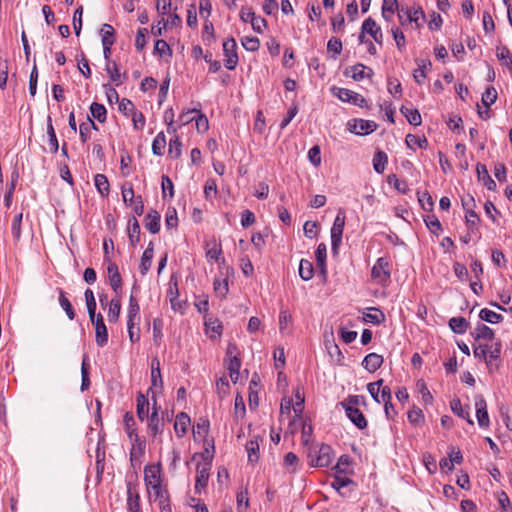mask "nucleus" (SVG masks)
Returning <instances> with one entry per match:
<instances>
[{"instance_id":"32","label":"nucleus","mask_w":512,"mask_h":512,"mask_svg":"<svg viewBox=\"0 0 512 512\" xmlns=\"http://www.w3.org/2000/svg\"><path fill=\"white\" fill-rule=\"evenodd\" d=\"M449 327L454 333L464 334L469 327V323L464 317H453L449 320Z\"/></svg>"},{"instance_id":"27","label":"nucleus","mask_w":512,"mask_h":512,"mask_svg":"<svg viewBox=\"0 0 512 512\" xmlns=\"http://www.w3.org/2000/svg\"><path fill=\"white\" fill-rule=\"evenodd\" d=\"M206 258L208 261L224 262L222 257V247L220 243L214 242L212 245L207 244Z\"/></svg>"},{"instance_id":"56","label":"nucleus","mask_w":512,"mask_h":512,"mask_svg":"<svg viewBox=\"0 0 512 512\" xmlns=\"http://www.w3.org/2000/svg\"><path fill=\"white\" fill-rule=\"evenodd\" d=\"M246 413L243 397L237 395L234 401V416L236 420L243 419Z\"/></svg>"},{"instance_id":"26","label":"nucleus","mask_w":512,"mask_h":512,"mask_svg":"<svg viewBox=\"0 0 512 512\" xmlns=\"http://www.w3.org/2000/svg\"><path fill=\"white\" fill-rule=\"evenodd\" d=\"M151 383L154 387L163 386V380L160 371V362L157 358H153L151 361Z\"/></svg>"},{"instance_id":"49","label":"nucleus","mask_w":512,"mask_h":512,"mask_svg":"<svg viewBox=\"0 0 512 512\" xmlns=\"http://www.w3.org/2000/svg\"><path fill=\"white\" fill-rule=\"evenodd\" d=\"M396 10H398L397 0H383L382 16L384 19L389 21Z\"/></svg>"},{"instance_id":"13","label":"nucleus","mask_w":512,"mask_h":512,"mask_svg":"<svg viewBox=\"0 0 512 512\" xmlns=\"http://www.w3.org/2000/svg\"><path fill=\"white\" fill-rule=\"evenodd\" d=\"M361 30H362V34H365V33L369 34L375 40L376 43H378V44L382 43V38H383L382 30L377 25L376 21L374 19H372L371 17L367 18L363 22ZM362 38H363V35L360 36L361 41H363Z\"/></svg>"},{"instance_id":"59","label":"nucleus","mask_w":512,"mask_h":512,"mask_svg":"<svg viewBox=\"0 0 512 512\" xmlns=\"http://www.w3.org/2000/svg\"><path fill=\"white\" fill-rule=\"evenodd\" d=\"M83 6L80 5L73 15V28L76 36H79L82 29Z\"/></svg>"},{"instance_id":"2","label":"nucleus","mask_w":512,"mask_h":512,"mask_svg":"<svg viewBox=\"0 0 512 512\" xmlns=\"http://www.w3.org/2000/svg\"><path fill=\"white\" fill-rule=\"evenodd\" d=\"M332 93L342 102H349L361 108L367 105L366 99L361 94H358L352 90L340 87H333Z\"/></svg>"},{"instance_id":"20","label":"nucleus","mask_w":512,"mask_h":512,"mask_svg":"<svg viewBox=\"0 0 512 512\" xmlns=\"http://www.w3.org/2000/svg\"><path fill=\"white\" fill-rule=\"evenodd\" d=\"M191 424V419L185 412H180L177 414L175 423H174V430L177 435V437L182 438L186 433Z\"/></svg>"},{"instance_id":"58","label":"nucleus","mask_w":512,"mask_h":512,"mask_svg":"<svg viewBox=\"0 0 512 512\" xmlns=\"http://www.w3.org/2000/svg\"><path fill=\"white\" fill-rule=\"evenodd\" d=\"M299 459L293 452H289L284 457V465L289 469L290 473H294L297 470Z\"/></svg>"},{"instance_id":"63","label":"nucleus","mask_w":512,"mask_h":512,"mask_svg":"<svg viewBox=\"0 0 512 512\" xmlns=\"http://www.w3.org/2000/svg\"><path fill=\"white\" fill-rule=\"evenodd\" d=\"M427 228L434 234H438L442 228L440 221L435 216H427L425 219Z\"/></svg>"},{"instance_id":"39","label":"nucleus","mask_w":512,"mask_h":512,"mask_svg":"<svg viewBox=\"0 0 512 512\" xmlns=\"http://www.w3.org/2000/svg\"><path fill=\"white\" fill-rule=\"evenodd\" d=\"M496 56L502 65L512 69V55L507 47L498 46L496 49Z\"/></svg>"},{"instance_id":"46","label":"nucleus","mask_w":512,"mask_h":512,"mask_svg":"<svg viewBox=\"0 0 512 512\" xmlns=\"http://www.w3.org/2000/svg\"><path fill=\"white\" fill-rule=\"evenodd\" d=\"M123 420H124L125 430H126V433L129 437V439L132 440L134 438L139 437L136 432V429L134 427L135 421H134L133 415L130 412H126Z\"/></svg>"},{"instance_id":"28","label":"nucleus","mask_w":512,"mask_h":512,"mask_svg":"<svg viewBox=\"0 0 512 512\" xmlns=\"http://www.w3.org/2000/svg\"><path fill=\"white\" fill-rule=\"evenodd\" d=\"M136 411H137V416H138L140 421H144V419H146L148 416H150L148 414L149 413V401L142 394H139L137 396Z\"/></svg>"},{"instance_id":"10","label":"nucleus","mask_w":512,"mask_h":512,"mask_svg":"<svg viewBox=\"0 0 512 512\" xmlns=\"http://www.w3.org/2000/svg\"><path fill=\"white\" fill-rule=\"evenodd\" d=\"M210 470H211V461H205L203 463L197 464L196 481H195L196 492H200L201 489H204L207 486Z\"/></svg>"},{"instance_id":"23","label":"nucleus","mask_w":512,"mask_h":512,"mask_svg":"<svg viewBox=\"0 0 512 512\" xmlns=\"http://www.w3.org/2000/svg\"><path fill=\"white\" fill-rule=\"evenodd\" d=\"M383 357L377 353H370L365 356L362 365L369 372H375L383 364Z\"/></svg>"},{"instance_id":"15","label":"nucleus","mask_w":512,"mask_h":512,"mask_svg":"<svg viewBox=\"0 0 512 512\" xmlns=\"http://www.w3.org/2000/svg\"><path fill=\"white\" fill-rule=\"evenodd\" d=\"M472 337L475 341H490L494 342L495 339V333L494 331L487 325L478 323L473 332H471Z\"/></svg>"},{"instance_id":"19","label":"nucleus","mask_w":512,"mask_h":512,"mask_svg":"<svg viewBox=\"0 0 512 512\" xmlns=\"http://www.w3.org/2000/svg\"><path fill=\"white\" fill-rule=\"evenodd\" d=\"M132 441V448L130 450V461L133 466L135 464L140 465L141 458L144 456L145 453V443L140 441L139 437L134 438Z\"/></svg>"},{"instance_id":"55","label":"nucleus","mask_w":512,"mask_h":512,"mask_svg":"<svg viewBox=\"0 0 512 512\" xmlns=\"http://www.w3.org/2000/svg\"><path fill=\"white\" fill-rule=\"evenodd\" d=\"M242 46L250 52H255L260 47V41L257 37L245 36L241 39Z\"/></svg>"},{"instance_id":"30","label":"nucleus","mask_w":512,"mask_h":512,"mask_svg":"<svg viewBox=\"0 0 512 512\" xmlns=\"http://www.w3.org/2000/svg\"><path fill=\"white\" fill-rule=\"evenodd\" d=\"M128 234L130 243L135 246L140 241V225L135 217L128 222Z\"/></svg>"},{"instance_id":"35","label":"nucleus","mask_w":512,"mask_h":512,"mask_svg":"<svg viewBox=\"0 0 512 512\" xmlns=\"http://www.w3.org/2000/svg\"><path fill=\"white\" fill-rule=\"evenodd\" d=\"M313 275H314L313 264L309 260L301 259V261L299 263V276L304 281H309L310 279L313 278Z\"/></svg>"},{"instance_id":"57","label":"nucleus","mask_w":512,"mask_h":512,"mask_svg":"<svg viewBox=\"0 0 512 512\" xmlns=\"http://www.w3.org/2000/svg\"><path fill=\"white\" fill-rule=\"evenodd\" d=\"M496 99L497 91L493 87H488L482 95V103L487 109L495 103Z\"/></svg>"},{"instance_id":"4","label":"nucleus","mask_w":512,"mask_h":512,"mask_svg":"<svg viewBox=\"0 0 512 512\" xmlns=\"http://www.w3.org/2000/svg\"><path fill=\"white\" fill-rule=\"evenodd\" d=\"M345 226V215L339 212L334 220L331 228V247L333 253H337L338 248L342 242V235Z\"/></svg>"},{"instance_id":"47","label":"nucleus","mask_w":512,"mask_h":512,"mask_svg":"<svg viewBox=\"0 0 512 512\" xmlns=\"http://www.w3.org/2000/svg\"><path fill=\"white\" fill-rule=\"evenodd\" d=\"M84 296L89 314V319L93 320L96 315V300L94 297V293L91 289H86Z\"/></svg>"},{"instance_id":"51","label":"nucleus","mask_w":512,"mask_h":512,"mask_svg":"<svg viewBox=\"0 0 512 512\" xmlns=\"http://www.w3.org/2000/svg\"><path fill=\"white\" fill-rule=\"evenodd\" d=\"M94 182L98 192L102 196H105L109 193V182L105 175L97 174L94 178Z\"/></svg>"},{"instance_id":"21","label":"nucleus","mask_w":512,"mask_h":512,"mask_svg":"<svg viewBox=\"0 0 512 512\" xmlns=\"http://www.w3.org/2000/svg\"><path fill=\"white\" fill-rule=\"evenodd\" d=\"M107 273L110 286L117 293L121 288L122 284V279L118 270V266L115 263L110 262L107 267Z\"/></svg>"},{"instance_id":"22","label":"nucleus","mask_w":512,"mask_h":512,"mask_svg":"<svg viewBox=\"0 0 512 512\" xmlns=\"http://www.w3.org/2000/svg\"><path fill=\"white\" fill-rule=\"evenodd\" d=\"M160 214L155 210H150L145 217V228L152 234L160 230Z\"/></svg>"},{"instance_id":"45","label":"nucleus","mask_w":512,"mask_h":512,"mask_svg":"<svg viewBox=\"0 0 512 512\" xmlns=\"http://www.w3.org/2000/svg\"><path fill=\"white\" fill-rule=\"evenodd\" d=\"M246 451L250 462H256L259 459V441L258 437L251 439L246 444Z\"/></svg>"},{"instance_id":"50","label":"nucleus","mask_w":512,"mask_h":512,"mask_svg":"<svg viewBox=\"0 0 512 512\" xmlns=\"http://www.w3.org/2000/svg\"><path fill=\"white\" fill-rule=\"evenodd\" d=\"M121 311V302L119 299H112L108 310V321L116 322L119 318Z\"/></svg>"},{"instance_id":"60","label":"nucleus","mask_w":512,"mask_h":512,"mask_svg":"<svg viewBox=\"0 0 512 512\" xmlns=\"http://www.w3.org/2000/svg\"><path fill=\"white\" fill-rule=\"evenodd\" d=\"M147 490L151 493V496L154 497L155 501L162 500L169 496L167 490L163 487L162 483L159 485H155V487H150V489Z\"/></svg>"},{"instance_id":"8","label":"nucleus","mask_w":512,"mask_h":512,"mask_svg":"<svg viewBox=\"0 0 512 512\" xmlns=\"http://www.w3.org/2000/svg\"><path fill=\"white\" fill-rule=\"evenodd\" d=\"M349 130L357 135H366L377 129L376 122L372 120L354 119L348 122Z\"/></svg>"},{"instance_id":"54","label":"nucleus","mask_w":512,"mask_h":512,"mask_svg":"<svg viewBox=\"0 0 512 512\" xmlns=\"http://www.w3.org/2000/svg\"><path fill=\"white\" fill-rule=\"evenodd\" d=\"M88 356H83V361L81 365V376H82V383H81V390L84 391L89 388L90 386V380H89V369H88Z\"/></svg>"},{"instance_id":"12","label":"nucleus","mask_w":512,"mask_h":512,"mask_svg":"<svg viewBox=\"0 0 512 512\" xmlns=\"http://www.w3.org/2000/svg\"><path fill=\"white\" fill-rule=\"evenodd\" d=\"M146 419L148 431L153 438H157L163 433L164 421L159 417L156 405L153 406L152 413Z\"/></svg>"},{"instance_id":"29","label":"nucleus","mask_w":512,"mask_h":512,"mask_svg":"<svg viewBox=\"0 0 512 512\" xmlns=\"http://www.w3.org/2000/svg\"><path fill=\"white\" fill-rule=\"evenodd\" d=\"M400 112L406 117L407 121L414 126H419L422 122L421 115L417 109L402 106Z\"/></svg>"},{"instance_id":"18","label":"nucleus","mask_w":512,"mask_h":512,"mask_svg":"<svg viewBox=\"0 0 512 512\" xmlns=\"http://www.w3.org/2000/svg\"><path fill=\"white\" fill-rule=\"evenodd\" d=\"M346 75L350 76L355 81H360L366 77L370 78L373 75V71L371 68L359 63L347 69Z\"/></svg>"},{"instance_id":"25","label":"nucleus","mask_w":512,"mask_h":512,"mask_svg":"<svg viewBox=\"0 0 512 512\" xmlns=\"http://www.w3.org/2000/svg\"><path fill=\"white\" fill-rule=\"evenodd\" d=\"M153 244L150 242L147 246V248L145 249V251L143 252V255H142V258H141V263H140V273L142 275H145L148 270L150 269L151 267V261H152V258H153Z\"/></svg>"},{"instance_id":"17","label":"nucleus","mask_w":512,"mask_h":512,"mask_svg":"<svg viewBox=\"0 0 512 512\" xmlns=\"http://www.w3.org/2000/svg\"><path fill=\"white\" fill-rule=\"evenodd\" d=\"M127 508L130 512H141L140 496L136 486L131 482L127 483Z\"/></svg>"},{"instance_id":"3","label":"nucleus","mask_w":512,"mask_h":512,"mask_svg":"<svg viewBox=\"0 0 512 512\" xmlns=\"http://www.w3.org/2000/svg\"><path fill=\"white\" fill-rule=\"evenodd\" d=\"M224 65L228 70H234L238 64L237 43L234 38L223 42Z\"/></svg>"},{"instance_id":"1","label":"nucleus","mask_w":512,"mask_h":512,"mask_svg":"<svg viewBox=\"0 0 512 512\" xmlns=\"http://www.w3.org/2000/svg\"><path fill=\"white\" fill-rule=\"evenodd\" d=\"M346 416L359 429L367 427V421L363 413L357 408V396H350L347 401L342 403Z\"/></svg>"},{"instance_id":"34","label":"nucleus","mask_w":512,"mask_h":512,"mask_svg":"<svg viewBox=\"0 0 512 512\" xmlns=\"http://www.w3.org/2000/svg\"><path fill=\"white\" fill-rule=\"evenodd\" d=\"M240 367H241V361L237 356H233L229 358L228 362V370L231 380L234 383H237L239 376H240Z\"/></svg>"},{"instance_id":"41","label":"nucleus","mask_w":512,"mask_h":512,"mask_svg":"<svg viewBox=\"0 0 512 512\" xmlns=\"http://www.w3.org/2000/svg\"><path fill=\"white\" fill-rule=\"evenodd\" d=\"M479 317L481 320L491 323V324H497V323L502 322V320H503V316L501 314L496 313L487 308H483L480 310Z\"/></svg>"},{"instance_id":"24","label":"nucleus","mask_w":512,"mask_h":512,"mask_svg":"<svg viewBox=\"0 0 512 512\" xmlns=\"http://www.w3.org/2000/svg\"><path fill=\"white\" fill-rule=\"evenodd\" d=\"M363 320L367 323L378 325L385 320V315L380 309L370 307L364 313Z\"/></svg>"},{"instance_id":"37","label":"nucleus","mask_w":512,"mask_h":512,"mask_svg":"<svg viewBox=\"0 0 512 512\" xmlns=\"http://www.w3.org/2000/svg\"><path fill=\"white\" fill-rule=\"evenodd\" d=\"M22 220H23V214L18 213L14 216L11 224V233L15 240V243L17 244L22 235Z\"/></svg>"},{"instance_id":"33","label":"nucleus","mask_w":512,"mask_h":512,"mask_svg":"<svg viewBox=\"0 0 512 512\" xmlns=\"http://www.w3.org/2000/svg\"><path fill=\"white\" fill-rule=\"evenodd\" d=\"M140 307L137 299L131 295L129 298L127 322H139L140 321Z\"/></svg>"},{"instance_id":"5","label":"nucleus","mask_w":512,"mask_h":512,"mask_svg":"<svg viewBox=\"0 0 512 512\" xmlns=\"http://www.w3.org/2000/svg\"><path fill=\"white\" fill-rule=\"evenodd\" d=\"M371 276L378 283H385L390 279L389 261L385 257L377 259L372 267Z\"/></svg>"},{"instance_id":"9","label":"nucleus","mask_w":512,"mask_h":512,"mask_svg":"<svg viewBox=\"0 0 512 512\" xmlns=\"http://www.w3.org/2000/svg\"><path fill=\"white\" fill-rule=\"evenodd\" d=\"M95 327V341L99 347H104L108 342L107 327L104 323L101 314L95 315L93 320H90Z\"/></svg>"},{"instance_id":"31","label":"nucleus","mask_w":512,"mask_h":512,"mask_svg":"<svg viewBox=\"0 0 512 512\" xmlns=\"http://www.w3.org/2000/svg\"><path fill=\"white\" fill-rule=\"evenodd\" d=\"M450 408L453 411V413H455L456 415H458L459 417H461L463 419H466L469 424H471V425L474 424L473 420L470 417L469 412L462 407L460 399L454 398L453 400H451Z\"/></svg>"},{"instance_id":"48","label":"nucleus","mask_w":512,"mask_h":512,"mask_svg":"<svg viewBox=\"0 0 512 512\" xmlns=\"http://www.w3.org/2000/svg\"><path fill=\"white\" fill-rule=\"evenodd\" d=\"M47 135L49 138L48 141H49L50 151L52 153H56L59 149V143H58V140L56 137L54 127L52 125L51 117H48Z\"/></svg>"},{"instance_id":"40","label":"nucleus","mask_w":512,"mask_h":512,"mask_svg":"<svg viewBox=\"0 0 512 512\" xmlns=\"http://www.w3.org/2000/svg\"><path fill=\"white\" fill-rule=\"evenodd\" d=\"M182 153V143L180 138L175 135L169 141L168 156L172 159H178Z\"/></svg>"},{"instance_id":"42","label":"nucleus","mask_w":512,"mask_h":512,"mask_svg":"<svg viewBox=\"0 0 512 512\" xmlns=\"http://www.w3.org/2000/svg\"><path fill=\"white\" fill-rule=\"evenodd\" d=\"M388 158L385 152L378 151L373 156V168L374 170L381 174L384 172Z\"/></svg>"},{"instance_id":"64","label":"nucleus","mask_w":512,"mask_h":512,"mask_svg":"<svg viewBox=\"0 0 512 512\" xmlns=\"http://www.w3.org/2000/svg\"><path fill=\"white\" fill-rule=\"evenodd\" d=\"M107 74L109 75V78L112 82L116 83L117 85L120 83V73L119 69L115 62L108 63L105 68Z\"/></svg>"},{"instance_id":"6","label":"nucleus","mask_w":512,"mask_h":512,"mask_svg":"<svg viewBox=\"0 0 512 512\" xmlns=\"http://www.w3.org/2000/svg\"><path fill=\"white\" fill-rule=\"evenodd\" d=\"M479 346L489 355L487 360V367L489 370L495 369V361L500 358L502 344L500 340L494 342L485 341V343H479Z\"/></svg>"},{"instance_id":"14","label":"nucleus","mask_w":512,"mask_h":512,"mask_svg":"<svg viewBox=\"0 0 512 512\" xmlns=\"http://www.w3.org/2000/svg\"><path fill=\"white\" fill-rule=\"evenodd\" d=\"M333 450L329 445H321L318 450L316 460H312V465L316 467H327L332 463Z\"/></svg>"},{"instance_id":"43","label":"nucleus","mask_w":512,"mask_h":512,"mask_svg":"<svg viewBox=\"0 0 512 512\" xmlns=\"http://www.w3.org/2000/svg\"><path fill=\"white\" fill-rule=\"evenodd\" d=\"M213 288L217 296L224 298L226 297L229 288H228V279L216 277L213 281Z\"/></svg>"},{"instance_id":"36","label":"nucleus","mask_w":512,"mask_h":512,"mask_svg":"<svg viewBox=\"0 0 512 512\" xmlns=\"http://www.w3.org/2000/svg\"><path fill=\"white\" fill-rule=\"evenodd\" d=\"M166 147V137L164 132H159L152 142V152L154 155L162 156Z\"/></svg>"},{"instance_id":"62","label":"nucleus","mask_w":512,"mask_h":512,"mask_svg":"<svg viewBox=\"0 0 512 512\" xmlns=\"http://www.w3.org/2000/svg\"><path fill=\"white\" fill-rule=\"evenodd\" d=\"M391 32H392L393 38L396 42L398 49L403 50L406 45L404 33L398 27H392Z\"/></svg>"},{"instance_id":"52","label":"nucleus","mask_w":512,"mask_h":512,"mask_svg":"<svg viewBox=\"0 0 512 512\" xmlns=\"http://www.w3.org/2000/svg\"><path fill=\"white\" fill-rule=\"evenodd\" d=\"M406 144L409 148L415 149V147L426 148L428 142L425 137L408 134L406 136Z\"/></svg>"},{"instance_id":"61","label":"nucleus","mask_w":512,"mask_h":512,"mask_svg":"<svg viewBox=\"0 0 512 512\" xmlns=\"http://www.w3.org/2000/svg\"><path fill=\"white\" fill-rule=\"evenodd\" d=\"M408 420L414 425H420L424 421V415L421 409L413 408L408 411Z\"/></svg>"},{"instance_id":"7","label":"nucleus","mask_w":512,"mask_h":512,"mask_svg":"<svg viewBox=\"0 0 512 512\" xmlns=\"http://www.w3.org/2000/svg\"><path fill=\"white\" fill-rule=\"evenodd\" d=\"M144 482L147 489H150V487H155V485H159L162 483L160 463L145 466Z\"/></svg>"},{"instance_id":"16","label":"nucleus","mask_w":512,"mask_h":512,"mask_svg":"<svg viewBox=\"0 0 512 512\" xmlns=\"http://www.w3.org/2000/svg\"><path fill=\"white\" fill-rule=\"evenodd\" d=\"M279 331L282 335H290L293 331V319L287 308H281L279 312Z\"/></svg>"},{"instance_id":"53","label":"nucleus","mask_w":512,"mask_h":512,"mask_svg":"<svg viewBox=\"0 0 512 512\" xmlns=\"http://www.w3.org/2000/svg\"><path fill=\"white\" fill-rule=\"evenodd\" d=\"M391 398H392V396H391L390 388L388 386H385V387L381 386L377 403L384 404V409H385L386 414H388V407H391Z\"/></svg>"},{"instance_id":"44","label":"nucleus","mask_w":512,"mask_h":512,"mask_svg":"<svg viewBox=\"0 0 512 512\" xmlns=\"http://www.w3.org/2000/svg\"><path fill=\"white\" fill-rule=\"evenodd\" d=\"M90 113L92 117L100 123H104L106 121L107 111L104 105L93 102L90 106Z\"/></svg>"},{"instance_id":"11","label":"nucleus","mask_w":512,"mask_h":512,"mask_svg":"<svg viewBox=\"0 0 512 512\" xmlns=\"http://www.w3.org/2000/svg\"><path fill=\"white\" fill-rule=\"evenodd\" d=\"M476 417L480 427L487 428L490 420L487 411V403L482 395L475 396Z\"/></svg>"},{"instance_id":"38","label":"nucleus","mask_w":512,"mask_h":512,"mask_svg":"<svg viewBox=\"0 0 512 512\" xmlns=\"http://www.w3.org/2000/svg\"><path fill=\"white\" fill-rule=\"evenodd\" d=\"M59 292V304L62 307V309L65 311L67 317L70 320H73L75 318V311L72 307L71 302L66 297L65 292L62 289H58Z\"/></svg>"}]
</instances>
